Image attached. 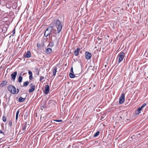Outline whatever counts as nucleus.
Listing matches in <instances>:
<instances>
[{"label":"nucleus","instance_id":"33","mask_svg":"<svg viewBox=\"0 0 148 148\" xmlns=\"http://www.w3.org/2000/svg\"><path fill=\"white\" fill-rule=\"evenodd\" d=\"M71 73H74V72H73V67H72L71 68Z\"/></svg>","mask_w":148,"mask_h":148},{"label":"nucleus","instance_id":"19","mask_svg":"<svg viewBox=\"0 0 148 148\" xmlns=\"http://www.w3.org/2000/svg\"><path fill=\"white\" fill-rule=\"evenodd\" d=\"M25 100V98H23L22 97H20L18 99V101L19 102H21L24 101Z\"/></svg>","mask_w":148,"mask_h":148},{"label":"nucleus","instance_id":"17","mask_svg":"<svg viewBox=\"0 0 148 148\" xmlns=\"http://www.w3.org/2000/svg\"><path fill=\"white\" fill-rule=\"evenodd\" d=\"M49 40H51V41L49 42L48 47H52L54 45V43L52 41V38L51 39H50Z\"/></svg>","mask_w":148,"mask_h":148},{"label":"nucleus","instance_id":"9","mask_svg":"<svg viewBox=\"0 0 148 148\" xmlns=\"http://www.w3.org/2000/svg\"><path fill=\"white\" fill-rule=\"evenodd\" d=\"M85 54L86 58L87 60L90 59L92 56V54L90 53L89 52H86L85 53Z\"/></svg>","mask_w":148,"mask_h":148},{"label":"nucleus","instance_id":"1","mask_svg":"<svg viewBox=\"0 0 148 148\" xmlns=\"http://www.w3.org/2000/svg\"><path fill=\"white\" fill-rule=\"evenodd\" d=\"M56 25L57 28L58 33H59L61 31L62 28V26L61 22L59 19H57L56 21Z\"/></svg>","mask_w":148,"mask_h":148},{"label":"nucleus","instance_id":"18","mask_svg":"<svg viewBox=\"0 0 148 148\" xmlns=\"http://www.w3.org/2000/svg\"><path fill=\"white\" fill-rule=\"evenodd\" d=\"M31 53L29 51H27L26 53V55H25V57L27 58H29L31 56Z\"/></svg>","mask_w":148,"mask_h":148},{"label":"nucleus","instance_id":"7","mask_svg":"<svg viewBox=\"0 0 148 148\" xmlns=\"http://www.w3.org/2000/svg\"><path fill=\"white\" fill-rule=\"evenodd\" d=\"M17 72L16 71H15L11 74V80L14 81H15L16 77L17 75Z\"/></svg>","mask_w":148,"mask_h":148},{"label":"nucleus","instance_id":"10","mask_svg":"<svg viewBox=\"0 0 148 148\" xmlns=\"http://www.w3.org/2000/svg\"><path fill=\"white\" fill-rule=\"evenodd\" d=\"M146 104L145 103H144L143 104L142 106L140 107L137 110V111L138 112L137 113H136V114H139L141 112V111L142 110V108L145 106L146 105Z\"/></svg>","mask_w":148,"mask_h":148},{"label":"nucleus","instance_id":"24","mask_svg":"<svg viewBox=\"0 0 148 148\" xmlns=\"http://www.w3.org/2000/svg\"><path fill=\"white\" fill-rule=\"evenodd\" d=\"M99 131H97L96 132V133L94 135V137H96L99 134Z\"/></svg>","mask_w":148,"mask_h":148},{"label":"nucleus","instance_id":"34","mask_svg":"<svg viewBox=\"0 0 148 148\" xmlns=\"http://www.w3.org/2000/svg\"><path fill=\"white\" fill-rule=\"evenodd\" d=\"M0 133L2 134H3V132L2 130H0Z\"/></svg>","mask_w":148,"mask_h":148},{"label":"nucleus","instance_id":"38","mask_svg":"<svg viewBox=\"0 0 148 148\" xmlns=\"http://www.w3.org/2000/svg\"><path fill=\"white\" fill-rule=\"evenodd\" d=\"M2 139L1 138H0V140H1Z\"/></svg>","mask_w":148,"mask_h":148},{"label":"nucleus","instance_id":"2","mask_svg":"<svg viewBox=\"0 0 148 148\" xmlns=\"http://www.w3.org/2000/svg\"><path fill=\"white\" fill-rule=\"evenodd\" d=\"M53 29V27L51 26H49L47 28L45 31L44 34V36L46 37H47L49 36V37H50V36L51 35L52 30Z\"/></svg>","mask_w":148,"mask_h":148},{"label":"nucleus","instance_id":"13","mask_svg":"<svg viewBox=\"0 0 148 148\" xmlns=\"http://www.w3.org/2000/svg\"><path fill=\"white\" fill-rule=\"evenodd\" d=\"M57 67L56 66H54L53 67L52 69V71L53 73V75L54 76L56 75V72H57Z\"/></svg>","mask_w":148,"mask_h":148},{"label":"nucleus","instance_id":"23","mask_svg":"<svg viewBox=\"0 0 148 148\" xmlns=\"http://www.w3.org/2000/svg\"><path fill=\"white\" fill-rule=\"evenodd\" d=\"M44 77L40 76V77L39 81L40 82H41L42 81V79H44Z\"/></svg>","mask_w":148,"mask_h":148},{"label":"nucleus","instance_id":"27","mask_svg":"<svg viewBox=\"0 0 148 148\" xmlns=\"http://www.w3.org/2000/svg\"><path fill=\"white\" fill-rule=\"evenodd\" d=\"M57 122H62V120H55Z\"/></svg>","mask_w":148,"mask_h":148},{"label":"nucleus","instance_id":"32","mask_svg":"<svg viewBox=\"0 0 148 148\" xmlns=\"http://www.w3.org/2000/svg\"><path fill=\"white\" fill-rule=\"evenodd\" d=\"M52 123V121H49L47 122V124H51Z\"/></svg>","mask_w":148,"mask_h":148},{"label":"nucleus","instance_id":"4","mask_svg":"<svg viewBox=\"0 0 148 148\" xmlns=\"http://www.w3.org/2000/svg\"><path fill=\"white\" fill-rule=\"evenodd\" d=\"M27 124V122H25L22 124V130H20L19 131V134H22L25 131Z\"/></svg>","mask_w":148,"mask_h":148},{"label":"nucleus","instance_id":"5","mask_svg":"<svg viewBox=\"0 0 148 148\" xmlns=\"http://www.w3.org/2000/svg\"><path fill=\"white\" fill-rule=\"evenodd\" d=\"M125 57V53L124 52H121L119 53L118 55V63H120L122 61Z\"/></svg>","mask_w":148,"mask_h":148},{"label":"nucleus","instance_id":"35","mask_svg":"<svg viewBox=\"0 0 148 148\" xmlns=\"http://www.w3.org/2000/svg\"><path fill=\"white\" fill-rule=\"evenodd\" d=\"M19 92V90L18 89V88H17V93H18Z\"/></svg>","mask_w":148,"mask_h":148},{"label":"nucleus","instance_id":"11","mask_svg":"<svg viewBox=\"0 0 148 148\" xmlns=\"http://www.w3.org/2000/svg\"><path fill=\"white\" fill-rule=\"evenodd\" d=\"M49 91V87L48 85L46 86L45 88V90L44 92V93L46 95H47L48 94Z\"/></svg>","mask_w":148,"mask_h":148},{"label":"nucleus","instance_id":"37","mask_svg":"<svg viewBox=\"0 0 148 148\" xmlns=\"http://www.w3.org/2000/svg\"><path fill=\"white\" fill-rule=\"evenodd\" d=\"M56 32V31H54V32L53 33H54L56 34V33H55V32Z\"/></svg>","mask_w":148,"mask_h":148},{"label":"nucleus","instance_id":"39","mask_svg":"<svg viewBox=\"0 0 148 148\" xmlns=\"http://www.w3.org/2000/svg\"><path fill=\"white\" fill-rule=\"evenodd\" d=\"M24 75V74H23V76Z\"/></svg>","mask_w":148,"mask_h":148},{"label":"nucleus","instance_id":"28","mask_svg":"<svg viewBox=\"0 0 148 148\" xmlns=\"http://www.w3.org/2000/svg\"><path fill=\"white\" fill-rule=\"evenodd\" d=\"M15 29L14 28V30L12 31V33L13 35H12V36H14V34H15Z\"/></svg>","mask_w":148,"mask_h":148},{"label":"nucleus","instance_id":"14","mask_svg":"<svg viewBox=\"0 0 148 148\" xmlns=\"http://www.w3.org/2000/svg\"><path fill=\"white\" fill-rule=\"evenodd\" d=\"M80 49L79 48H77L74 51V54L75 56H77L79 53V51Z\"/></svg>","mask_w":148,"mask_h":148},{"label":"nucleus","instance_id":"29","mask_svg":"<svg viewBox=\"0 0 148 148\" xmlns=\"http://www.w3.org/2000/svg\"><path fill=\"white\" fill-rule=\"evenodd\" d=\"M28 73L30 75H32V72L31 71H29L28 72Z\"/></svg>","mask_w":148,"mask_h":148},{"label":"nucleus","instance_id":"8","mask_svg":"<svg viewBox=\"0 0 148 148\" xmlns=\"http://www.w3.org/2000/svg\"><path fill=\"white\" fill-rule=\"evenodd\" d=\"M30 88L29 89V92L30 93L34 91L35 89V85L32 83H31L29 85Z\"/></svg>","mask_w":148,"mask_h":148},{"label":"nucleus","instance_id":"30","mask_svg":"<svg viewBox=\"0 0 148 148\" xmlns=\"http://www.w3.org/2000/svg\"><path fill=\"white\" fill-rule=\"evenodd\" d=\"M37 47L39 48H41L40 45L39 43H37Z\"/></svg>","mask_w":148,"mask_h":148},{"label":"nucleus","instance_id":"25","mask_svg":"<svg viewBox=\"0 0 148 148\" xmlns=\"http://www.w3.org/2000/svg\"><path fill=\"white\" fill-rule=\"evenodd\" d=\"M3 121L4 122H5L6 120V118L5 116H3Z\"/></svg>","mask_w":148,"mask_h":148},{"label":"nucleus","instance_id":"3","mask_svg":"<svg viewBox=\"0 0 148 148\" xmlns=\"http://www.w3.org/2000/svg\"><path fill=\"white\" fill-rule=\"evenodd\" d=\"M8 89L12 94H15L16 93V89L14 86L10 85L8 86Z\"/></svg>","mask_w":148,"mask_h":148},{"label":"nucleus","instance_id":"22","mask_svg":"<svg viewBox=\"0 0 148 148\" xmlns=\"http://www.w3.org/2000/svg\"><path fill=\"white\" fill-rule=\"evenodd\" d=\"M29 83L28 81H26L23 83V86H27L29 84Z\"/></svg>","mask_w":148,"mask_h":148},{"label":"nucleus","instance_id":"16","mask_svg":"<svg viewBox=\"0 0 148 148\" xmlns=\"http://www.w3.org/2000/svg\"><path fill=\"white\" fill-rule=\"evenodd\" d=\"M22 73H21L20 74V75L18 77V82H22V79H23V77L22 76Z\"/></svg>","mask_w":148,"mask_h":148},{"label":"nucleus","instance_id":"6","mask_svg":"<svg viewBox=\"0 0 148 148\" xmlns=\"http://www.w3.org/2000/svg\"><path fill=\"white\" fill-rule=\"evenodd\" d=\"M125 97L124 94L123 93H122L119 99V103L120 104H122L124 102L125 100Z\"/></svg>","mask_w":148,"mask_h":148},{"label":"nucleus","instance_id":"15","mask_svg":"<svg viewBox=\"0 0 148 148\" xmlns=\"http://www.w3.org/2000/svg\"><path fill=\"white\" fill-rule=\"evenodd\" d=\"M52 52V49L50 48H48L46 50V53L47 54H51Z\"/></svg>","mask_w":148,"mask_h":148},{"label":"nucleus","instance_id":"12","mask_svg":"<svg viewBox=\"0 0 148 148\" xmlns=\"http://www.w3.org/2000/svg\"><path fill=\"white\" fill-rule=\"evenodd\" d=\"M7 83L8 82L7 81L3 80L0 84V86L1 87H3L5 86L7 84Z\"/></svg>","mask_w":148,"mask_h":148},{"label":"nucleus","instance_id":"21","mask_svg":"<svg viewBox=\"0 0 148 148\" xmlns=\"http://www.w3.org/2000/svg\"><path fill=\"white\" fill-rule=\"evenodd\" d=\"M69 76L71 78H73L75 77V75L74 74V73H69Z\"/></svg>","mask_w":148,"mask_h":148},{"label":"nucleus","instance_id":"36","mask_svg":"<svg viewBox=\"0 0 148 148\" xmlns=\"http://www.w3.org/2000/svg\"><path fill=\"white\" fill-rule=\"evenodd\" d=\"M93 87H95L96 86V85L95 84L93 85Z\"/></svg>","mask_w":148,"mask_h":148},{"label":"nucleus","instance_id":"31","mask_svg":"<svg viewBox=\"0 0 148 148\" xmlns=\"http://www.w3.org/2000/svg\"><path fill=\"white\" fill-rule=\"evenodd\" d=\"M29 79L30 80H32L33 79L32 75H30L29 76Z\"/></svg>","mask_w":148,"mask_h":148},{"label":"nucleus","instance_id":"26","mask_svg":"<svg viewBox=\"0 0 148 148\" xmlns=\"http://www.w3.org/2000/svg\"><path fill=\"white\" fill-rule=\"evenodd\" d=\"M9 125L10 126H12V121H9Z\"/></svg>","mask_w":148,"mask_h":148},{"label":"nucleus","instance_id":"20","mask_svg":"<svg viewBox=\"0 0 148 148\" xmlns=\"http://www.w3.org/2000/svg\"><path fill=\"white\" fill-rule=\"evenodd\" d=\"M19 110H18L16 112V121L17 120L18 114L19 112Z\"/></svg>","mask_w":148,"mask_h":148}]
</instances>
